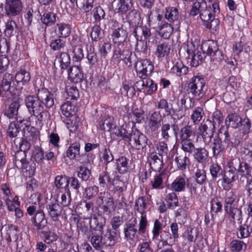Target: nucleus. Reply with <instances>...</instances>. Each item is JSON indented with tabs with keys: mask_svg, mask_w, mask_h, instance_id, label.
<instances>
[{
	"mask_svg": "<svg viewBox=\"0 0 252 252\" xmlns=\"http://www.w3.org/2000/svg\"><path fill=\"white\" fill-rule=\"evenodd\" d=\"M239 198L232 190L228 191L226 194L224 208L229 217L234 221H237L242 223V215L241 207L238 206Z\"/></svg>",
	"mask_w": 252,
	"mask_h": 252,
	"instance_id": "f257e3e1",
	"label": "nucleus"
},
{
	"mask_svg": "<svg viewBox=\"0 0 252 252\" xmlns=\"http://www.w3.org/2000/svg\"><path fill=\"white\" fill-rule=\"evenodd\" d=\"M26 215L31 217V221L33 230L39 231L47 225V220L43 210H37L34 205L30 206L27 209Z\"/></svg>",
	"mask_w": 252,
	"mask_h": 252,
	"instance_id": "f03ea898",
	"label": "nucleus"
},
{
	"mask_svg": "<svg viewBox=\"0 0 252 252\" xmlns=\"http://www.w3.org/2000/svg\"><path fill=\"white\" fill-rule=\"evenodd\" d=\"M198 130L206 146L210 145L215 132V126L209 119L204 120L198 127Z\"/></svg>",
	"mask_w": 252,
	"mask_h": 252,
	"instance_id": "7ed1b4c3",
	"label": "nucleus"
},
{
	"mask_svg": "<svg viewBox=\"0 0 252 252\" xmlns=\"http://www.w3.org/2000/svg\"><path fill=\"white\" fill-rule=\"evenodd\" d=\"M147 141V136L138 129L135 128L131 131L128 143L132 148L137 150H143L146 148Z\"/></svg>",
	"mask_w": 252,
	"mask_h": 252,
	"instance_id": "20e7f679",
	"label": "nucleus"
},
{
	"mask_svg": "<svg viewBox=\"0 0 252 252\" xmlns=\"http://www.w3.org/2000/svg\"><path fill=\"white\" fill-rule=\"evenodd\" d=\"M137 76L141 79L149 77L153 72L154 67L152 62L148 59L138 61L135 64Z\"/></svg>",
	"mask_w": 252,
	"mask_h": 252,
	"instance_id": "39448f33",
	"label": "nucleus"
},
{
	"mask_svg": "<svg viewBox=\"0 0 252 252\" xmlns=\"http://www.w3.org/2000/svg\"><path fill=\"white\" fill-rule=\"evenodd\" d=\"M205 81L201 76H194L190 79L188 84L189 93L193 96H199L203 94Z\"/></svg>",
	"mask_w": 252,
	"mask_h": 252,
	"instance_id": "423d86ee",
	"label": "nucleus"
},
{
	"mask_svg": "<svg viewBox=\"0 0 252 252\" xmlns=\"http://www.w3.org/2000/svg\"><path fill=\"white\" fill-rule=\"evenodd\" d=\"M146 206V203L145 202L143 197H139L135 202L136 210L141 214L138 227V230L140 233L141 234L145 233L148 223L146 216L145 214V209Z\"/></svg>",
	"mask_w": 252,
	"mask_h": 252,
	"instance_id": "0eeeda50",
	"label": "nucleus"
},
{
	"mask_svg": "<svg viewBox=\"0 0 252 252\" xmlns=\"http://www.w3.org/2000/svg\"><path fill=\"white\" fill-rule=\"evenodd\" d=\"M38 99L41 103L47 108H51L54 105V97L53 94L51 93L48 89L42 88L38 90L37 93Z\"/></svg>",
	"mask_w": 252,
	"mask_h": 252,
	"instance_id": "6e6552de",
	"label": "nucleus"
},
{
	"mask_svg": "<svg viewBox=\"0 0 252 252\" xmlns=\"http://www.w3.org/2000/svg\"><path fill=\"white\" fill-rule=\"evenodd\" d=\"M238 179L237 171L228 169L227 171L224 170L222 178L219 179V181H221L222 186L225 189H229L232 186V183Z\"/></svg>",
	"mask_w": 252,
	"mask_h": 252,
	"instance_id": "1a4fd4ad",
	"label": "nucleus"
},
{
	"mask_svg": "<svg viewBox=\"0 0 252 252\" xmlns=\"http://www.w3.org/2000/svg\"><path fill=\"white\" fill-rule=\"evenodd\" d=\"M147 158L150 168L152 170L159 172L163 168V158L158 156L157 152H150Z\"/></svg>",
	"mask_w": 252,
	"mask_h": 252,
	"instance_id": "9d476101",
	"label": "nucleus"
},
{
	"mask_svg": "<svg viewBox=\"0 0 252 252\" xmlns=\"http://www.w3.org/2000/svg\"><path fill=\"white\" fill-rule=\"evenodd\" d=\"M137 221L136 218H132L124 226V232L125 237L128 240H133L136 233L139 232L137 228Z\"/></svg>",
	"mask_w": 252,
	"mask_h": 252,
	"instance_id": "9b49d317",
	"label": "nucleus"
},
{
	"mask_svg": "<svg viewBox=\"0 0 252 252\" xmlns=\"http://www.w3.org/2000/svg\"><path fill=\"white\" fill-rule=\"evenodd\" d=\"M162 121L163 117L159 111L153 112L150 117L148 124L150 130L153 132H158Z\"/></svg>",
	"mask_w": 252,
	"mask_h": 252,
	"instance_id": "f8f14e48",
	"label": "nucleus"
},
{
	"mask_svg": "<svg viewBox=\"0 0 252 252\" xmlns=\"http://www.w3.org/2000/svg\"><path fill=\"white\" fill-rule=\"evenodd\" d=\"M174 161L177 169L181 171L186 170L190 163L189 156L184 152H176Z\"/></svg>",
	"mask_w": 252,
	"mask_h": 252,
	"instance_id": "ddd939ff",
	"label": "nucleus"
},
{
	"mask_svg": "<svg viewBox=\"0 0 252 252\" xmlns=\"http://www.w3.org/2000/svg\"><path fill=\"white\" fill-rule=\"evenodd\" d=\"M212 151L213 156L215 158H218L222 153H224L226 150L225 146L221 142V137H220V134L214 138L211 141L210 145Z\"/></svg>",
	"mask_w": 252,
	"mask_h": 252,
	"instance_id": "4468645a",
	"label": "nucleus"
},
{
	"mask_svg": "<svg viewBox=\"0 0 252 252\" xmlns=\"http://www.w3.org/2000/svg\"><path fill=\"white\" fill-rule=\"evenodd\" d=\"M112 6L114 11L122 14L126 13L132 6V0H114Z\"/></svg>",
	"mask_w": 252,
	"mask_h": 252,
	"instance_id": "2eb2a0df",
	"label": "nucleus"
},
{
	"mask_svg": "<svg viewBox=\"0 0 252 252\" xmlns=\"http://www.w3.org/2000/svg\"><path fill=\"white\" fill-rule=\"evenodd\" d=\"M113 41L115 45H126L127 33L121 27L115 29L112 34Z\"/></svg>",
	"mask_w": 252,
	"mask_h": 252,
	"instance_id": "dca6fc26",
	"label": "nucleus"
},
{
	"mask_svg": "<svg viewBox=\"0 0 252 252\" xmlns=\"http://www.w3.org/2000/svg\"><path fill=\"white\" fill-rule=\"evenodd\" d=\"M136 40H147L151 35V30L146 26H137L132 32Z\"/></svg>",
	"mask_w": 252,
	"mask_h": 252,
	"instance_id": "f3484780",
	"label": "nucleus"
},
{
	"mask_svg": "<svg viewBox=\"0 0 252 252\" xmlns=\"http://www.w3.org/2000/svg\"><path fill=\"white\" fill-rule=\"evenodd\" d=\"M25 103L27 107L31 113H33L43 108L38 97L33 95H29L25 99Z\"/></svg>",
	"mask_w": 252,
	"mask_h": 252,
	"instance_id": "a211bd4d",
	"label": "nucleus"
},
{
	"mask_svg": "<svg viewBox=\"0 0 252 252\" xmlns=\"http://www.w3.org/2000/svg\"><path fill=\"white\" fill-rule=\"evenodd\" d=\"M90 225L91 228L102 232L104 226L105 225L106 220L102 215H98L96 216L94 215L90 219Z\"/></svg>",
	"mask_w": 252,
	"mask_h": 252,
	"instance_id": "6ab92c4d",
	"label": "nucleus"
},
{
	"mask_svg": "<svg viewBox=\"0 0 252 252\" xmlns=\"http://www.w3.org/2000/svg\"><path fill=\"white\" fill-rule=\"evenodd\" d=\"M48 215L53 220H57L61 215L63 211L62 207L57 202H50L46 205Z\"/></svg>",
	"mask_w": 252,
	"mask_h": 252,
	"instance_id": "aec40b11",
	"label": "nucleus"
},
{
	"mask_svg": "<svg viewBox=\"0 0 252 252\" xmlns=\"http://www.w3.org/2000/svg\"><path fill=\"white\" fill-rule=\"evenodd\" d=\"M69 79L74 83L81 82L84 79V74L77 65L70 67L68 71Z\"/></svg>",
	"mask_w": 252,
	"mask_h": 252,
	"instance_id": "412c9836",
	"label": "nucleus"
},
{
	"mask_svg": "<svg viewBox=\"0 0 252 252\" xmlns=\"http://www.w3.org/2000/svg\"><path fill=\"white\" fill-rule=\"evenodd\" d=\"M129 159L124 156H121L116 159V169L119 173L125 174L130 170Z\"/></svg>",
	"mask_w": 252,
	"mask_h": 252,
	"instance_id": "4be33fe9",
	"label": "nucleus"
},
{
	"mask_svg": "<svg viewBox=\"0 0 252 252\" xmlns=\"http://www.w3.org/2000/svg\"><path fill=\"white\" fill-rule=\"evenodd\" d=\"M70 63L69 55L66 53H61L59 57H57L54 63V65L56 68L64 70L69 66Z\"/></svg>",
	"mask_w": 252,
	"mask_h": 252,
	"instance_id": "5701e85b",
	"label": "nucleus"
},
{
	"mask_svg": "<svg viewBox=\"0 0 252 252\" xmlns=\"http://www.w3.org/2000/svg\"><path fill=\"white\" fill-rule=\"evenodd\" d=\"M171 128H172L173 130L174 131L176 136H177L178 134L177 130V126L176 125H170L168 123H162V125L160 126L159 132L163 140L165 141L169 140L171 137V135L172 134Z\"/></svg>",
	"mask_w": 252,
	"mask_h": 252,
	"instance_id": "b1692460",
	"label": "nucleus"
},
{
	"mask_svg": "<svg viewBox=\"0 0 252 252\" xmlns=\"http://www.w3.org/2000/svg\"><path fill=\"white\" fill-rule=\"evenodd\" d=\"M135 55L140 58H146L150 54V49L148 47L147 41L137 40L135 47Z\"/></svg>",
	"mask_w": 252,
	"mask_h": 252,
	"instance_id": "393cba45",
	"label": "nucleus"
},
{
	"mask_svg": "<svg viewBox=\"0 0 252 252\" xmlns=\"http://www.w3.org/2000/svg\"><path fill=\"white\" fill-rule=\"evenodd\" d=\"M129 48L126 45H116L113 51L112 59L117 62H120L122 58L126 57L129 54Z\"/></svg>",
	"mask_w": 252,
	"mask_h": 252,
	"instance_id": "a878e982",
	"label": "nucleus"
},
{
	"mask_svg": "<svg viewBox=\"0 0 252 252\" xmlns=\"http://www.w3.org/2000/svg\"><path fill=\"white\" fill-rule=\"evenodd\" d=\"M242 118L236 113L229 114L226 118L225 123L227 129L229 127L237 128L240 126Z\"/></svg>",
	"mask_w": 252,
	"mask_h": 252,
	"instance_id": "bb28decb",
	"label": "nucleus"
},
{
	"mask_svg": "<svg viewBox=\"0 0 252 252\" xmlns=\"http://www.w3.org/2000/svg\"><path fill=\"white\" fill-rule=\"evenodd\" d=\"M201 48L204 53L210 57L219 49V47L217 41L208 40L202 43Z\"/></svg>",
	"mask_w": 252,
	"mask_h": 252,
	"instance_id": "cd10ccee",
	"label": "nucleus"
},
{
	"mask_svg": "<svg viewBox=\"0 0 252 252\" xmlns=\"http://www.w3.org/2000/svg\"><path fill=\"white\" fill-rule=\"evenodd\" d=\"M163 17L157 12H150L148 14V25L154 29L159 28L162 24Z\"/></svg>",
	"mask_w": 252,
	"mask_h": 252,
	"instance_id": "c85d7f7f",
	"label": "nucleus"
},
{
	"mask_svg": "<svg viewBox=\"0 0 252 252\" xmlns=\"http://www.w3.org/2000/svg\"><path fill=\"white\" fill-rule=\"evenodd\" d=\"M6 14L9 16H15L20 14L22 11V3L21 1H16V2L6 4Z\"/></svg>",
	"mask_w": 252,
	"mask_h": 252,
	"instance_id": "c756f323",
	"label": "nucleus"
},
{
	"mask_svg": "<svg viewBox=\"0 0 252 252\" xmlns=\"http://www.w3.org/2000/svg\"><path fill=\"white\" fill-rule=\"evenodd\" d=\"M18 228L16 225H11L9 226L8 229L5 236L6 240L8 246L10 245L11 242L18 243Z\"/></svg>",
	"mask_w": 252,
	"mask_h": 252,
	"instance_id": "7c9ffc66",
	"label": "nucleus"
},
{
	"mask_svg": "<svg viewBox=\"0 0 252 252\" xmlns=\"http://www.w3.org/2000/svg\"><path fill=\"white\" fill-rule=\"evenodd\" d=\"M25 152L20 151L15 153V164L21 169H27L28 167L29 161L26 159Z\"/></svg>",
	"mask_w": 252,
	"mask_h": 252,
	"instance_id": "2f4dec72",
	"label": "nucleus"
},
{
	"mask_svg": "<svg viewBox=\"0 0 252 252\" xmlns=\"http://www.w3.org/2000/svg\"><path fill=\"white\" fill-rule=\"evenodd\" d=\"M160 238V241L158 244H162V246H172L177 239L172 234L166 231H163L161 232Z\"/></svg>",
	"mask_w": 252,
	"mask_h": 252,
	"instance_id": "473e14b6",
	"label": "nucleus"
},
{
	"mask_svg": "<svg viewBox=\"0 0 252 252\" xmlns=\"http://www.w3.org/2000/svg\"><path fill=\"white\" fill-rule=\"evenodd\" d=\"M12 80L13 75L12 74L7 73L4 74L0 88L6 97L8 96L11 94L10 87Z\"/></svg>",
	"mask_w": 252,
	"mask_h": 252,
	"instance_id": "72a5a7b5",
	"label": "nucleus"
},
{
	"mask_svg": "<svg viewBox=\"0 0 252 252\" xmlns=\"http://www.w3.org/2000/svg\"><path fill=\"white\" fill-rule=\"evenodd\" d=\"M55 32L58 37H66L70 33L71 28L70 25L67 24L63 23L57 24Z\"/></svg>",
	"mask_w": 252,
	"mask_h": 252,
	"instance_id": "f704fd0d",
	"label": "nucleus"
},
{
	"mask_svg": "<svg viewBox=\"0 0 252 252\" xmlns=\"http://www.w3.org/2000/svg\"><path fill=\"white\" fill-rule=\"evenodd\" d=\"M103 240L104 246L112 247L116 244L115 238L117 235L116 231H111V230L107 229L105 233L101 232Z\"/></svg>",
	"mask_w": 252,
	"mask_h": 252,
	"instance_id": "c9c22d12",
	"label": "nucleus"
},
{
	"mask_svg": "<svg viewBox=\"0 0 252 252\" xmlns=\"http://www.w3.org/2000/svg\"><path fill=\"white\" fill-rule=\"evenodd\" d=\"M194 129L191 125H187L181 128L179 132L180 140L190 139V137L194 135Z\"/></svg>",
	"mask_w": 252,
	"mask_h": 252,
	"instance_id": "e433bc0d",
	"label": "nucleus"
},
{
	"mask_svg": "<svg viewBox=\"0 0 252 252\" xmlns=\"http://www.w3.org/2000/svg\"><path fill=\"white\" fill-rule=\"evenodd\" d=\"M238 175H240L241 178H246V180L252 177V167L248 163L242 161L237 171Z\"/></svg>",
	"mask_w": 252,
	"mask_h": 252,
	"instance_id": "4c0bfd02",
	"label": "nucleus"
},
{
	"mask_svg": "<svg viewBox=\"0 0 252 252\" xmlns=\"http://www.w3.org/2000/svg\"><path fill=\"white\" fill-rule=\"evenodd\" d=\"M187 183L185 177L179 176L171 184V188L176 192L183 191L185 189Z\"/></svg>",
	"mask_w": 252,
	"mask_h": 252,
	"instance_id": "58836bf2",
	"label": "nucleus"
},
{
	"mask_svg": "<svg viewBox=\"0 0 252 252\" xmlns=\"http://www.w3.org/2000/svg\"><path fill=\"white\" fill-rule=\"evenodd\" d=\"M193 152L194 158L198 163H203L208 158L209 152L205 148H196Z\"/></svg>",
	"mask_w": 252,
	"mask_h": 252,
	"instance_id": "ea45409f",
	"label": "nucleus"
},
{
	"mask_svg": "<svg viewBox=\"0 0 252 252\" xmlns=\"http://www.w3.org/2000/svg\"><path fill=\"white\" fill-rule=\"evenodd\" d=\"M20 104L17 101H13L6 109L4 113L5 116L9 119L16 118L18 113Z\"/></svg>",
	"mask_w": 252,
	"mask_h": 252,
	"instance_id": "a19ab883",
	"label": "nucleus"
},
{
	"mask_svg": "<svg viewBox=\"0 0 252 252\" xmlns=\"http://www.w3.org/2000/svg\"><path fill=\"white\" fill-rule=\"evenodd\" d=\"M218 134H220V137L221 135L224 136L223 138H221V142L223 145L225 146L226 149L228 148L232 147L230 135L227 128H225L224 126H221L219 129Z\"/></svg>",
	"mask_w": 252,
	"mask_h": 252,
	"instance_id": "79ce46f5",
	"label": "nucleus"
},
{
	"mask_svg": "<svg viewBox=\"0 0 252 252\" xmlns=\"http://www.w3.org/2000/svg\"><path fill=\"white\" fill-rule=\"evenodd\" d=\"M209 171L213 180H216L222 178L224 170L218 163H213L210 166Z\"/></svg>",
	"mask_w": 252,
	"mask_h": 252,
	"instance_id": "37998d69",
	"label": "nucleus"
},
{
	"mask_svg": "<svg viewBox=\"0 0 252 252\" xmlns=\"http://www.w3.org/2000/svg\"><path fill=\"white\" fill-rule=\"evenodd\" d=\"M17 25L16 22L11 19H8L5 22L4 32L7 37H11L17 32Z\"/></svg>",
	"mask_w": 252,
	"mask_h": 252,
	"instance_id": "c03bdc74",
	"label": "nucleus"
},
{
	"mask_svg": "<svg viewBox=\"0 0 252 252\" xmlns=\"http://www.w3.org/2000/svg\"><path fill=\"white\" fill-rule=\"evenodd\" d=\"M99 127L102 130L110 131L112 133H113V131L114 130H116V125L110 118L100 121Z\"/></svg>",
	"mask_w": 252,
	"mask_h": 252,
	"instance_id": "a18cd8bd",
	"label": "nucleus"
},
{
	"mask_svg": "<svg viewBox=\"0 0 252 252\" xmlns=\"http://www.w3.org/2000/svg\"><path fill=\"white\" fill-rule=\"evenodd\" d=\"M62 114L66 117L73 116L77 111V108L74 103L69 101L63 104L61 107Z\"/></svg>",
	"mask_w": 252,
	"mask_h": 252,
	"instance_id": "49530a36",
	"label": "nucleus"
},
{
	"mask_svg": "<svg viewBox=\"0 0 252 252\" xmlns=\"http://www.w3.org/2000/svg\"><path fill=\"white\" fill-rule=\"evenodd\" d=\"M170 46L168 43L163 42L157 45L155 54L158 58H163L167 56L170 53Z\"/></svg>",
	"mask_w": 252,
	"mask_h": 252,
	"instance_id": "de8ad7c7",
	"label": "nucleus"
},
{
	"mask_svg": "<svg viewBox=\"0 0 252 252\" xmlns=\"http://www.w3.org/2000/svg\"><path fill=\"white\" fill-rule=\"evenodd\" d=\"M15 79L18 84H27L31 79V75L28 71L25 69H20L15 75Z\"/></svg>",
	"mask_w": 252,
	"mask_h": 252,
	"instance_id": "09e8293b",
	"label": "nucleus"
},
{
	"mask_svg": "<svg viewBox=\"0 0 252 252\" xmlns=\"http://www.w3.org/2000/svg\"><path fill=\"white\" fill-rule=\"evenodd\" d=\"M127 127V125L124 124L120 128L118 129L116 128V130H114L113 133L117 136L121 137L123 140L128 142L130 139L131 131L128 132Z\"/></svg>",
	"mask_w": 252,
	"mask_h": 252,
	"instance_id": "8fccbe9b",
	"label": "nucleus"
},
{
	"mask_svg": "<svg viewBox=\"0 0 252 252\" xmlns=\"http://www.w3.org/2000/svg\"><path fill=\"white\" fill-rule=\"evenodd\" d=\"M69 177L65 176H57L54 180V185L57 188L64 189L65 191L69 189Z\"/></svg>",
	"mask_w": 252,
	"mask_h": 252,
	"instance_id": "3c124183",
	"label": "nucleus"
},
{
	"mask_svg": "<svg viewBox=\"0 0 252 252\" xmlns=\"http://www.w3.org/2000/svg\"><path fill=\"white\" fill-rule=\"evenodd\" d=\"M179 17L178 10L175 7H168L166 8L165 18L170 22L178 21Z\"/></svg>",
	"mask_w": 252,
	"mask_h": 252,
	"instance_id": "603ef678",
	"label": "nucleus"
},
{
	"mask_svg": "<svg viewBox=\"0 0 252 252\" xmlns=\"http://www.w3.org/2000/svg\"><path fill=\"white\" fill-rule=\"evenodd\" d=\"M188 71V67L181 62H177L171 68V72L178 76L186 75Z\"/></svg>",
	"mask_w": 252,
	"mask_h": 252,
	"instance_id": "864d4df0",
	"label": "nucleus"
},
{
	"mask_svg": "<svg viewBox=\"0 0 252 252\" xmlns=\"http://www.w3.org/2000/svg\"><path fill=\"white\" fill-rule=\"evenodd\" d=\"M159 28V35L164 39L169 38L174 30L172 25L168 23H164L161 25Z\"/></svg>",
	"mask_w": 252,
	"mask_h": 252,
	"instance_id": "5fc2aeb1",
	"label": "nucleus"
},
{
	"mask_svg": "<svg viewBox=\"0 0 252 252\" xmlns=\"http://www.w3.org/2000/svg\"><path fill=\"white\" fill-rule=\"evenodd\" d=\"M80 145L79 143L72 144L66 151V156L70 159L75 158L80 155Z\"/></svg>",
	"mask_w": 252,
	"mask_h": 252,
	"instance_id": "6e6d98bb",
	"label": "nucleus"
},
{
	"mask_svg": "<svg viewBox=\"0 0 252 252\" xmlns=\"http://www.w3.org/2000/svg\"><path fill=\"white\" fill-rule=\"evenodd\" d=\"M204 114V112L203 108L200 107H198L195 108L193 111L190 116V119L194 124L197 125L202 120Z\"/></svg>",
	"mask_w": 252,
	"mask_h": 252,
	"instance_id": "4d7b16f0",
	"label": "nucleus"
},
{
	"mask_svg": "<svg viewBox=\"0 0 252 252\" xmlns=\"http://www.w3.org/2000/svg\"><path fill=\"white\" fill-rule=\"evenodd\" d=\"M166 200L168 208L174 209L179 206L178 198L176 194L174 192H171L167 194Z\"/></svg>",
	"mask_w": 252,
	"mask_h": 252,
	"instance_id": "13d9d810",
	"label": "nucleus"
},
{
	"mask_svg": "<svg viewBox=\"0 0 252 252\" xmlns=\"http://www.w3.org/2000/svg\"><path fill=\"white\" fill-rule=\"evenodd\" d=\"M181 143V149L184 153L189 154V156L192 153L195 149V146L191 139L180 140Z\"/></svg>",
	"mask_w": 252,
	"mask_h": 252,
	"instance_id": "bf43d9fd",
	"label": "nucleus"
},
{
	"mask_svg": "<svg viewBox=\"0 0 252 252\" xmlns=\"http://www.w3.org/2000/svg\"><path fill=\"white\" fill-rule=\"evenodd\" d=\"M194 178L199 185L204 184L207 180L205 170L203 168H197L194 173Z\"/></svg>",
	"mask_w": 252,
	"mask_h": 252,
	"instance_id": "052dcab7",
	"label": "nucleus"
},
{
	"mask_svg": "<svg viewBox=\"0 0 252 252\" xmlns=\"http://www.w3.org/2000/svg\"><path fill=\"white\" fill-rule=\"evenodd\" d=\"M98 198L101 200L100 203L103 204L102 205L107 206L115 205L113 198L108 191L101 192Z\"/></svg>",
	"mask_w": 252,
	"mask_h": 252,
	"instance_id": "680f3d73",
	"label": "nucleus"
},
{
	"mask_svg": "<svg viewBox=\"0 0 252 252\" xmlns=\"http://www.w3.org/2000/svg\"><path fill=\"white\" fill-rule=\"evenodd\" d=\"M214 15L212 13V8L210 6H205L201 9L200 13V17L202 21L204 22H207L210 21L212 17Z\"/></svg>",
	"mask_w": 252,
	"mask_h": 252,
	"instance_id": "e2e57ef3",
	"label": "nucleus"
},
{
	"mask_svg": "<svg viewBox=\"0 0 252 252\" xmlns=\"http://www.w3.org/2000/svg\"><path fill=\"white\" fill-rule=\"evenodd\" d=\"M231 250L234 252H241L246 249V245L243 241L239 240H233L230 244Z\"/></svg>",
	"mask_w": 252,
	"mask_h": 252,
	"instance_id": "0e129e2a",
	"label": "nucleus"
},
{
	"mask_svg": "<svg viewBox=\"0 0 252 252\" xmlns=\"http://www.w3.org/2000/svg\"><path fill=\"white\" fill-rule=\"evenodd\" d=\"M112 185L114 187L115 192L122 193L126 189L127 184L120 180L118 178H115L113 180Z\"/></svg>",
	"mask_w": 252,
	"mask_h": 252,
	"instance_id": "69168bd1",
	"label": "nucleus"
},
{
	"mask_svg": "<svg viewBox=\"0 0 252 252\" xmlns=\"http://www.w3.org/2000/svg\"><path fill=\"white\" fill-rule=\"evenodd\" d=\"M242 161L239 157L236 156L231 157L227 162V167L228 169L237 171Z\"/></svg>",
	"mask_w": 252,
	"mask_h": 252,
	"instance_id": "338daca9",
	"label": "nucleus"
},
{
	"mask_svg": "<svg viewBox=\"0 0 252 252\" xmlns=\"http://www.w3.org/2000/svg\"><path fill=\"white\" fill-rule=\"evenodd\" d=\"M56 15L52 12L45 13L41 17L42 22L46 26H51L56 22Z\"/></svg>",
	"mask_w": 252,
	"mask_h": 252,
	"instance_id": "774afa93",
	"label": "nucleus"
}]
</instances>
